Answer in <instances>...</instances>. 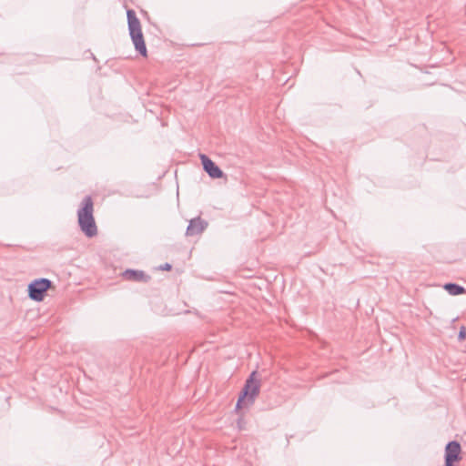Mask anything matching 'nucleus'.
<instances>
[{
	"label": "nucleus",
	"instance_id": "nucleus-4",
	"mask_svg": "<svg viewBox=\"0 0 466 466\" xmlns=\"http://www.w3.org/2000/svg\"><path fill=\"white\" fill-rule=\"evenodd\" d=\"M53 287V282L48 279H35L28 284V298L35 302H41L46 296V292Z\"/></svg>",
	"mask_w": 466,
	"mask_h": 466
},
{
	"label": "nucleus",
	"instance_id": "nucleus-1",
	"mask_svg": "<svg viewBox=\"0 0 466 466\" xmlns=\"http://www.w3.org/2000/svg\"><path fill=\"white\" fill-rule=\"evenodd\" d=\"M77 224L81 232L88 238L98 234L94 217V200L90 195L84 197L76 211Z\"/></svg>",
	"mask_w": 466,
	"mask_h": 466
},
{
	"label": "nucleus",
	"instance_id": "nucleus-8",
	"mask_svg": "<svg viewBox=\"0 0 466 466\" xmlns=\"http://www.w3.org/2000/svg\"><path fill=\"white\" fill-rule=\"evenodd\" d=\"M122 276L125 279L130 280V281H141V282H147L150 279V277L147 275L143 270H137V269H126Z\"/></svg>",
	"mask_w": 466,
	"mask_h": 466
},
{
	"label": "nucleus",
	"instance_id": "nucleus-13",
	"mask_svg": "<svg viewBox=\"0 0 466 466\" xmlns=\"http://www.w3.org/2000/svg\"><path fill=\"white\" fill-rule=\"evenodd\" d=\"M244 272H245V269L239 270L240 277H242V278H251L252 277L251 275L245 274Z\"/></svg>",
	"mask_w": 466,
	"mask_h": 466
},
{
	"label": "nucleus",
	"instance_id": "nucleus-9",
	"mask_svg": "<svg viewBox=\"0 0 466 466\" xmlns=\"http://www.w3.org/2000/svg\"><path fill=\"white\" fill-rule=\"evenodd\" d=\"M443 289L452 296H459L466 293V289L463 286H461L457 283H445L443 285Z\"/></svg>",
	"mask_w": 466,
	"mask_h": 466
},
{
	"label": "nucleus",
	"instance_id": "nucleus-11",
	"mask_svg": "<svg viewBox=\"0 0 466 466\" xmlns=\"http://www.w3.org/2000/svg\"><path fill=\"white\" fill-rule=\"evenodd\" d=\"M173 264H160L157 269L161 271H169L172 269Z\"/></svg>",
	"mask_w": 466,
	"mask_h": 466
},
{
	"label": "nucleus",
	"instance_id": "nucleus-2",
	"mask_svg": "<svg viewBox=\"0 0 466 466\" xmlns=\"http://www.w3.org/2000/svg\"><path fill=\"white\" fill-rule=\"evenodd\" d=\"M260 387V376L257 370H253L239 392L235 410L238 411L243 408L251 407L255 403L256 398L259 395Z\"/></svg>",
	"mask_w": 466,
	"mask_h": 466
},
{
	"label": "nucleus",
	"instance_id": "nucleus-10",
	"mask_svg": "<svg viewBox=\"0 0 466 466\" xmlns=\"http://www.w3.org/2000/svg\"><path fill=\"white\" fill-rule=\"evenodd\" d=\"M458 339L460 341L466 339V327L461 326L459 334H458Z\"/></svg>",
	"mask_w": 466,
	"mask_h": 466
},
{
	"label": "nucleus",
	"instance_id": "nucleus-7",
	"mask_svg": "<svg viewBox=\"0 0 466 466\" xmlns=\"http://www.w3.org/2000/svg\"><path fill=\"white\" fill-rule=\"evenodd\" d=\"M208 223L200 216L191 218L186 229L187 237H195L202 234L208 228Z\"/></svg>",
	"mask_w": 466,
	"mask_h": 466
},
{
	"label": "nucleus",
	"instance_id": "nucleus-12",
	"mask_svg": "<svg viewBox=\"0 0 466 466\" xmlns=\"http://www.w3.org/2000/svg\"><path fill=\"white\" fill-rule=\"evenodd\" d=\"M238 430L242 431L245 429L246 421L242 416H240L237 420Z\"/></svg>",
	"mask_w": 466,
	"mask_h": 466
},
{
	"label": "nucleus",
	"instance_id": "nucleus-5",
	"mask_svg": "<svg viewBox=\"0 0 466 466\" xmlns=\"http://www.w3.org/2000/svg\"><path fill=\"white\" fill-rule=\"evenodd\" d=\"M461 446L457 441H449L445 446V466H457L461 460Z\"/></svg>",
	"mask_w": 466,
	"mask_h": 466
},
{
	"label": "nucleus",
	"instance_id": "nucleus-3",
	"mask_svg": "<svg viewBox=\"0 0 466 466\" xmlns=\"http://www.w3.org/2000/svg\"><path fill=\"white\" fill-rule=\"evenodd\" d=\"M127 27L130 38L137 52L143 57H147V50L142 33V27L135 10H127Z\"/></svg>",
	"mask_w": 466,
	"mask_h": 466
},
{
	"label": "nucleus",
	"instance_id": "nucleus-6",
	"mask_svg": "<svg viewBox=\"0 0 466 466\" xmlns=\"http://www.w3.org/2000/svg\"><path fill=\"white\" fill-rule=\"evenodd\" d=\"M199 158L204 171L207 172L211 178H221L224 176L221 168L207 155L200 154Z\"/></svg>",
	"mask_w": 466,
	"mask_h": 466
}]
</instances>
